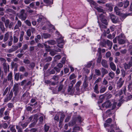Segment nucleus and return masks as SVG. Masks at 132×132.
<instances>
[{"mask_svg":"<svg viewBox=\"0 0 132 132\" xmlns=\"http://www.w3.org/2000/svg\"><path fill=\"white\" fill-rule=\"evenodd\" d=\"M18 16L22 20L24 21L26 19L27 15L25 12V10L22 9L20 10L19 13L18 14Z\"/></svg>","mask_w":132,"mask_h":132,"instance_id":"obj_1","label":"nucleus"},{"mask_svg":"<svg viewBox=\"0 0 132 132\" xmlns=\"http://www.w3.org/2000/svg\"><path fill=\"white\" fill-rule=\"evenodd\" d=\"M114 9V12L117 15H119L123 18H125L129 15L127 13L123 14L121 13L120 10V9L117 6H115Z\"/></svg>","mask_w":132,"mask_h":132,"instance_id":"obj_2","label":"nucleus"},{"mask_svg":"<svg viewBox=\"0 0 132 132\" xmlns=\"http://www.w3.org/2000/svg\"><path fill=\"white\" fill-rule=\"evenodd\" d=\"M101 21L102 23L106 25H108V22L107 20L106 19L105 16L103 14H101L99 15V18Z\"/></svg>","mask_w":132,"mask_h":132,"instance_id":"obj_3","label":"nucleus"},{"mask_svg":"<svg viewBox=\"0 0 132 132\" xmlns=\"http://www.w3.org/2000/svg\"><path fill=\"white\" fill-rule=\"evenodd\" d=\"M19 85L18 84L16 83L14 85L13 88V91L15 96H16L19 92Z\"/></svg>","mask_w":132,"mask_h":132,"instance_id":"obj_4","label":"nucleus"},{"mask_svg":"<svg viewBox=\"0 0 132 132\" xmlns=\"http://www.w3.org/2000/svg\"><path fill=\"white\" fill-rule=\"evenodd\" d=\"M13 95V93L12 90L10 92H9L6 95V96L4 99V102H7L10 100L12 97Z\"/></svg>","mask_w":132,"mask_h":132,"instance_id":"obj_5","label":"nucleus"},{"mask_svg":"<svg viewBox=\"0 0 132 132\" xmlns=\"http://www.w3.org/2000/svg\"><path fill=\"white\" fill-rule=\"evenodd\" d=\"M6 21L4 24L6 29L9 28L10 29H11L13 27V22H11L9 19L8 21L7 20Z\"/></svg>","mask_w":132,"mask_h":132,"instance_id":"obj_6","label":"nucleus"},{"mask_svg":"<svg viewBox=\"0 0 132 132\" xmlns=\"http://www.w3.org/2000/svg\"><path fill=\"white\" fill-rule=\"evenodd\" d=\"M81 84V81H78L76 84L75 87L76 90V92L77 94H80V87Z\"/></svg>","mask_w":132,"mask_h":132,"instance_id":"obj_7","label":"nucleus"},{"mask_svg":"<svg viewBox=\"0 0 132 132\" xmlns=\"http://www.w3.org/2000/svg\"><path fill=\"white\" fill-rule=\"evenodd\" d=\"M56 32L57 34L59 35V38H58L56 40L57 43L58 44H64L65 42L63 39V37L59 34L58 31H57Z\"/></svg>","mask_w":132,"mask_h":132,"instance_id":"obj_8","label":"nucleus"},{"mask_svg":"<svg viewBox=\"0 0 132 132\" xmlns=\"http://www.w3.org/2000/svg\"><path fill=\"white\" fill-rule=\"evenodd\" d=\"M88 85V82H84L82 85L80 89V92L81 93H83L86 90V89Z\"/></svg>","mask_w":132,"mask_h":132,"instance_id":"obj_9","label":"nucleus"},{"mask_svg":"<svg viewBox=\"0 0 132 132\" xmlns=\"http://www.w3.org/2000/svg\"><path fill=\"white\" fill-rule=\"evenodd\" d=\"M111 105L112 104L109 100L107 101L102 105V107H105L106 108H110Z\"/></svg>","mask_w":132,"mask_h":132,"instance_id":"obj_10","label":"nucleus"},{"mask_svg":"<svg viewBox=\"0 0 132 132\" xmlns=\"http://www.w3.org/2000/svg\"><path fill=\"white\" fill-rule=\"evenodd\" d=\"M46 21V19L43 16L39 15V18L37 20V22L38 23H41L42 24L44 23L45 21Z\"/></svg>","mask_w":132,"mask_h":132,"instance_id":"obj_11","label":"nucleus"},{"mask_svg":"<svg viewBox=\"0 0 132 132\" xmlns=\"http://www.w3.org/2000/svg\"><path fill=\"white\" fill-rule=\"evenodd\" d=\"M3 68L5 73H6L7 71H9L10 66L5 63H4L3 64Z\"/></svg>","mask_w":132,"mask_h":132,"instance_id":"obj_12","label":"nucleus"},{"mask_svg":"<svg viewBox=\"0 0 132 132\" xmlns=\"http://www.w3.org/2000/svg\"><path fill=\"white\" fill-rule=\"evenodd\" d=\"M123 67L125 70L130 69V68L132 66V64L131 63H125L123 64Z\"/></svg>","mask_w":132,"mask_h":132,"instance_id":"obj_13","label":"nucleus"},{"mask_svg":"<svg viewBox=\"0 0 132 132\" xmlns=\"http://www.w3.org/2000/svg\"><path fill=\"white\" fill-rule=\"evenodd\" d=\"M110 17L113 22L114 23H116L117 22V19L114 15L112 14H110Z\"/></svg>","mask_w":132,"mask_h":132,"instance_id":"obj_14","label":"nucleus"},{"mask_svg":"<svg viewBox=\"0 0 132 132\" xmlns=\"http://www.w3.org/2000/svg\"><path fill=\"white\" fill-rule=\"evenodd\" d=\"M98 23L100 27L101 31H105L104 29L107 28V26L108 25H106L102 23H101L100 22L98 21Z\"/></svg>","mask_w":132,"mask_h":132,"instance_id":"obj_15","label":"nucleus"},{"mask_svg":"<svg viewBox=\"0 0 132 132\" xmlns=\"http://www.w3.org/2000/svg\"><path fill=\"white\" fill-rule=\"evenodd\" d=\"M122 37V35H120L118 37V40L119 44H122L125 43V41L121 38Z\"/></svg>","mask_w":132,"mask_h":132,"instance_id":"obj_16","label":"nucleus"},{"mask_svg":"<svg viewBox=\"0 0 132 132\" xmlns=\"http://www.w3.org/2000/svg\"><path fill=\"white\" fill-rule=\"evenodd\" d=\"M22 22L20 20H18L14 28V30L17 29H19L22 26Z\"/></svg>","mask_w":132,"mask_h":132,"instance_id":"obj_17","label":"nucleus"},{"mask_svg":"<svg viewBox=\"0 0 132 132\" xmlns=\"http://www.w3.org/2000/svg\"><path fill=\"white\" fill-rule=\"evenodd\" d=\"M122 78H120L119 79L117 82V86L119 88H120L123 84V82L124 81L123 80H122Z\"/></svg>","mask_w":132,"mask_h":132,"instance_id":"obj_18","label":"nucleus"},{"mask_svg":"<svg viewBox=\"0 0 132 132\" xmlns=\"http://www.w3.org/2000/svg\"><path fill=\"white\" fill-rule=\"evenodd\" d=\"M12 48H10L7 51V52L11 53L16 51L18 49V46H12Z\"/></svg>","mask_w":132,"mask_h":132,"instance_id":"obj_19","label":"nucleus"},{"mask_svg":"<svg viewBox=\"0 0 132 132\" xmlns=\"http://www.w3.org/2000/svg\"><path fill=\"white\" fill-rule=\"evenodd\" d=\"M6 29L5 27H4V24L3 22L0 21V29L3 33L5 32Z\"/></svg>","mask_w":132,"mask_h":132,"instance_id":"obj_20","label":"nucleus"},{"mask_svg":"<svg viewBox=\"0 0 132 132\" xmlns=\"http://www.w3.org/2000/svg\"><path fill=\"white\" fill-rule=\"evenodd\" d=\"M101 63L102 65L104 67L107 68H108V65L107 61L103 59L102 60Z\"/></svg>","mask_w":132,"mask_h":132,"instance_id":"obj_21","label":"nucleus"},{"mask_svg":"<svg viewBox=\"0 0 132 132\" xmlns=\"http://www.w3.org/2000/svg\"><path fill=\"white\" fill-rule=\"evenodd\" d=\"M110 68L113 71H116V65L113 62H111L110 63Z\"/></svg>","mask_w":132,"mask_h":132,"instance_id":"obj_22","label":"nucleus"},{"mask_svg":"<svg viewBox=\"0 0 132 132\" xmlns=\"http://www.w3.org/2000/svg\"><path fill=\"white\" fill-rule=\"evenodd\" d=\"M106 6L108 8V10L110 11L111 12L113 10V6L110 3H107L106 4Z\"/></svg>","mask_w":132,"mask_h":132,"instance_id":"obj_23","label":"nucleus"},{"mask_svg":"<svg viewBox=\"0 0 132 132\" xmlns=\"http://www.w3.org/2000/svg\"><path fill=\"white\" fill-rule=\"evenodd\" d=\"M42 38H44V39H46L49 38L51 36V35L50 34L46 33H42Z\"/></svg>","mask_w":132,"mask_h":132,"instance_id":"obj_24","label":"nucleus"},{"mask_svg":"<svg viewBox=\"0 0 132 132\" xmlns=\"http://www.w3.org/2000/svg\"><path fill=\"white\" fill-rule=\"evenodd\" d=\"M73 85H71L69 86L68 87V91L69 92H70L71 93H73L74 92L75 89L74 88H72L73 87Z\"/></svg>","mask_w":132,"mask_h":132,"instance_id":"obj_25","label":"nucleus"},{"mask_svg":"<svg viewBox=\"0 0 132 132\" xmlns=\"http://www.w3.org/2000/svg\"><path fill=\"white\" fill-rule=\"evenodd\" d=\"M9 32H7L5 34L3 39L4 42H5L7 41L9 38Z\"/></svg>","mask_w":132,"mask_h":132,"instance_id":"obj_26","label":"nucleus"},{"mask_svg":"<svg viewBox=\"0 0 132 132\" xmlns=\"http://www.w3.org/2000/svg\"><path fill=\"white\" fill-rule=\"evenodd\" d=\"M106 43L108 45L110 49H111L112 46V43L109 40H107L106 42Z\"/></svg>","mask_w":132,"mask_h":132,"instance_id":"obj_27","label":"nucleus"},{"mask_svg":"<svg viewBox=\"0 0 132 132\" xmlns=\"http://www.w3.org/2000/svg\"><path fill=\"white\" fill-rule=\"evenodd\" d=\"M24 32L23 31H22L20 35V37L19 41L20 42H22L23 39V37L24 35Z\"/></svg>","mask_w":132,"mask_h":132,"instance_id":"obj_28","label":"nucleus"},{"mask_svg":"<svg viewBox=\"0 0 132 132\" xmlns=\"http://www.w3.org/2000/svg\"><path fill=\"white\" fill-rule=\"evenodd\" d=\"M76 123V120L75 119H73L69 122V126H73Z\"/></svg>","mask_w":132,"mask_h":132,"instance_id":"obj_29","label":"nucleus"},{"mask_svg":"<svg viewBox=\"0 0 132 132\" xmlns=\"http://www.w3.org/2000/svg\"><path fill=\"white\" fill-rule=\"evenodd\" d=\"M109 76L111 77V79H113L115 76L114 73L112 71L110 72L108 74Z\"/></svg>","mask_w":132,"mask_h":132,"instance_id":"obj_30","label":"nucleus"},{"mask_svg":"<svg viewBox=\"0 0 132 132\" xmlns=\"http://www.w3.org/2000/svg\"><path fill=\"white\" fill-rule=\"evenodd\" d=\"M94 92L97 94L99 93V92L98 90V85L96 84L94 88Z\"/></svg>","mask_w":132,"mask_h":132,"instance_id":"obj_31","label":"nucleus"},{"mask_svg":"<svg viewBox=\"0 0 132 132\" xmlns=\"http://www.w3.org/2000/svg\"><path fill=\"white\" fill-rule=\"evenodd\" d=\"M6 11L7 12V13L8 14L9 12L13 14H15L16 13V12L15 11L11 9H7Z\"/></svg>","mask_w":132,"mask_h":132,"instance_id":"obj_32","label":"nucleus"},{"mask_svg":"<svg viewBox=\"0 0 132 132\" xmlns=\"http://www.w3.org/2000/svg\"><path fill=\"white\" fill-rule=\"evenodd\" d=\"M12 72H10L7 76V80L8 81H11L12 78Z\"/></svg>","mask_w":132,"mask_h":132,"instance_id":"obj_33","label":"nucleus"},{"mask_svg":"<svg viewBox=\"0 0 132 132\" xmlns=\"http://www.w3.org/2000/svg\"><path fill=\"white\" fill-rule=\"evenodd\" d=\"M20 77V73H16L14 75V79L16 81L19 80Z\"/></svg>","mask_w":132,"mask_h":132,"instance_id":"obj_34","label":"nucleus"},{"mask_svg":"<svg viewBox=\"0 0 132 132\" xmlns=\"http://www.w3.org/2000/svg\"><path fill=\"white\" fill-rule=\"evenodd\" d=\"M121 74L122 77L123 78L125 77L126 74L125 71L123 69L121 70Z\"/></svg>","mask_w":132,"mask_h":132,"instance_id":"obj_35","label":"nucleus"},{"mask_svg":"<svg viewBox=\"0 0 132 132\" xmlns=\"http://www.w3.org/2000/svg\"><path fill=\"white\" fill-rule=\"evenodd\" d=\"M47 42L49 44L54 45L56 43V42L53 40H50L47 41Z\"/></svg>","mask_w":132,"mask_h":132,"instance_id":"obj_36","label":"nucleus"},{"mask_svg":"<svg viewBox=\"0 0 132 132\" xmlns=\"http://www.w3.org/2000/svg\"><path fill=\"white\" fill-rule=\"evenodd\" d=\"M101 70L102 74L105 75L108 73V71L105 68H102L101 69Z\"/></svg>","mask_w":132,"mask_h":132,"instance_id":"obj_37","label":"nucleus"},{"mask_svg":"<svg viewBox=\"0 0 132 132\" xmlns=\"http://www.w3.org/2000/svg\"><path fill=\"white\" fill-rule=\"evenodd\" d=\"M95 72L96 75L97 76H100L101 74V73L100 70L95 69Z\"/></svg>","mask_w":132,"mask_h":132,"instance_id":"obj_38","label":"nucleus"},{"mask_svg":"<svg viewBox=\"0 0 132 132\" xmlns=\"http://www.w3.org/2000/svg\"><path fill=\"white\" fill-rule=\"evenodd\" d=\"M52 60V58L51 57H46L44 59V60L46 62H50Z\"/></svg>","mask_w":132,"mask_h":132,"instance_id":"obj_39","label":"nucleus"},{"mask_svg":"<svg viewBox=\"0 0 132 132\" xmlns=\"http://www.w3.org/2000/svg\"><path fill=\"white\" fill-rule=\"evenodd\" d=\"M65 117V115L63 114H61V117H60V119L59 121V126L61 124V123L62 121H63V119Z\"/></svg>","mask_w":132,"mask_h":132,"instance_id":"obj_40","label":"nucleus"},{"mask_svg":"<svg viewBox=\"0 0 132 132\" xmlns=\"http://www.w3.org/2000/svg\"><path fill=\"white\" fill-rule=\"evenodd\" d=\"M106 90V88L105 87L101 86L100 90V93H103Z\"/></svg>","mask_w":132,"mask_h":132,"instance_id":"obj_41","label":"nucleus"},{"mask_svg":"<svg viewBox=\"0 0 132 132\" xmlns=\"http://www.w3.org/2000/svg\"><path fill=\"white\" fill-rule=\"evenodd\" d=\"M96 9L97 10L98 12H102L103 13H105L104 11V10L100 7H97Z\"/></svg>","mask_w":132,"mask_h":132,"instance_id":"obj_42","label":"nucleus"},{"mask_svg":"<svg viewBox=\"0 0 132 132\" xmlns=\"http://www.w3.org/2000/svg\"><path fill=\"white\" fill-rule=\"evenodd\" d=\"M80 130V127L77 126H75L73 128V131L72 132H77V131Z\"/></svg>","mask_w":132,"mask_h":132,"instance_id":"obj_43","label":"nucleus"},{"mask_svg":"<svg viewBox=\"0 0 132 132\" xmlns=\"http://www.w3.org/2000/svg\"><path fill=\"white\" fill-rule=\"evenodd\" d=\"M11 65L12 68L15 67V68L16 69H17L18 65L16 63H15L14 62H12L11 63Z\"/></svg>","mask_w":132,"mask_h":132,"instance_id":"obj_44","label":"nucleus"},{"mask_svg":"<svg viewBox=\"0 0 132 132\" xmlns=\"http://www.w3.org/2000/svg\"><path fill=\"white\" fill-rule=\"evenodd\" d=\"M129 2L127 0H126L124 2V6L125 8H127L129 5Z\"/></svg>","mask_w":132,"mask_h":132,"instance_id":"obj_45","label":"nucleus"},{"mask_svg":"<svg viewBox=\"0 0 132 132\" xmlns=\"http://www.w3.org/2000/svg\"><path fill=\"white\" fill-rule=\"evenodd\" d=\"M76 76L74 73H73L69 77V79L70 80H71L76 78Z\"/></svg>","mask_w":132,"mask_h":132,"instance_id":"obj_46","label":"nucleus"},{"mask_svg":"<svg viewBox=\"0 0 132 132\" xmlns=\"http://www.w3.org/2000/svg\"><path fill=\"white\" fill-rule=\"evenodd\" d=\"M35 3L32 2L31 3H30L29 5V6H30V8L31 7L34 9H36L37 8V7L35 6Z\"/></svg>","mask_w":132,"mask_h":132,"instance_id":"obj_47","label":"nucleus"},{"mask_svg":"<svg viewBox=\"0 0 132 132\" xmlns=\"http://www.w3.org/2000/svg\"><path fill=\"white\" fill-rule=\"evenodd\" d=\"M1 125L2 127L3 128L5 129L7 128L8 126V125L6 123H4Z\"/></svg>","mask_w":132,"mask_h":132,"instance_id":"obj_48","label":"nucleus"},{"mask_svg":"<svg viewBox=\"0 0 132 132\" xmlns=\"http://www.w3.org/2000/svg\"><path fill=\"white\" fill-rule=\"evenodd\" d=\"M35 66V64L34 62H32L29 65V67L32 69H33L34 68Z\"/></svg>","mask_w":132,"mask_h":132,"instance_id":"obj_49","label":"nucleus"},{"mask_svg":"<svg viewBox=\"0 0 132 132\" xmlns=\"http://www.w3.org/2000/svg\"><path fill=\"white\" fill-rule=\"evenodd\" d=\"M102 58V55H98V57L97 60V62L98 63H101Z\"/></svg>","mask_w":132,"mask_h":132,"instance_id":"obj_50","label":"nucleus"},{"mask_svg":"<svg viewBox=\"0 0 132 132\" xmlns=\"http://www.w3.org/2000/svg\"><path fill=\"white\" fill-rule=\"evenodd\" d=\"M26 70L25 67L23 66L20 67L19 68V71L21 72H24Z\"/></svg>","mask_w":132,"mask_h":132,"instance_id":"obj_51","label":"nucleus"},{"mask_svg":"<svg viewBox=\"0 0 132 132\" xmlns=\"http://www.w3.org/2000/svg\"><path fill=\"white\" fill-rule=\"evenodd\" d=\"M55 51L56 52H60L61 51L60 49L58 48V46H54Z\"/></svg>","mask_w":132,"mask_h":132,"instance_id":"obj_52","label":"nucleus"},{"mask_svg":"<svg viewBox=\"0 0 132 132\" xmlns=\"http://www.w3.org/2000/svg\"><path fill=\"white\" fill-rule=\"evenodd\" d=\"M27 35L29 37L31 36V30L30 29H28L26 31Z\"/></svg>","mask_w":132,"mask_h":132,"instance_id":"obj_53","label":"nucleus"},{"mask_svg":"<svg viewBox=\"0 0 132 132\" xmlns=\"http://www.w3.org/2000/svg\"><path fill=\"white\" fill-rule=\"evenodd\" d=\"M105 96H106L107 99H109L111 98L112 96V95L111 94L108 93V94L105 93Z\"/></svg>","mask_w":132,"mask_h":132,"instance_id":"obj_54","label":"nucleus"},{"mask_svg":"<svg viewBox=\"0 0 132 132\" xmlns=\"http://www.w3.org/2000/svg\"><path fill=\"white\" fill-rule=\"evenodd\" d=\"M59 76L58 75H55L53 76L52 79L55 81H57L59 80Z\"/></svg>","mask_w":132,"mask_h":132,"instance_id":"obj_55","label":"nucleus"},{"mask_svg":"<svg viewBox=\"0 0 132 132\" xmlns=\"http://www.w3.org/2000/svg\"><path fill=\"white\" fill-rule=\"evenodd\" d=\"M55 71L54 69H52L48 73V75H53L55 74Z\"/></svg>","mask_w":132,"mask_h":132,"instance_id":"obj_56","label":"nucleus"},{"mask_svg":"<svg viewBox=\"0 0 132 132\" xmlns=\"http://www.w3.org/2000/svg\"><path fill=\"white\" fill-rule=\"evenodd\" d=\"M38 115L37 114H35L34 116L33 119L34 120V121L37 122L38 121Z\"/></svg>","mask_w":132,"mask_h":132,"instance_id":"obj_57","label":"nucleus"},{"mask_svg":"<svg viewBox=\"0 0 132 132\" xmlns=\"http://www.w3.org/2000/svg\"><path fill=\"white\" fill-rule=\"evenodd\" d=\"M7 105L8 107L11 109L12 108L14 107L13 104L12 103H9L7 104Z\"/></svg>","mask_w":132,"mask_h":132,"instance_id":"obj_58","label":"nucleus"},{"mask_svg":"<svg viewBox=\"0 0 132 132\" xmlns=\"http://www.w3.org/2000/svg\"><path fill=\"white\" fill-rule=\"evenodd\" d=\"M106 44V41L104 40L103 42H101L100 43V45L102 47H105Z\"/></svg>","mask_w":132,"mask_h":132,"instance_id":"obj_59","label":"nucleus"},{"mask_svg":"<svg viewBox=\"0 0 132 132\" xmlns=\"http://www.w3.org/2000/svg\"><path fill=\"white\" fill-rule=\"evenodd\" d=\"M50 64L49 63H47L44 66L43 70H46L48 68Z\"/></svg>","mask_w":132,"mask_h":132,"instance_id":"obj_60","label":"nucleus"},{"mask_svg":"<svg viewBox=\"0 0 132 132\" xmlns=\"http://www.w3.org/2000/svg\"><path fill=\"white\" fill-rule=\"evenodd\" d=\"M44 130L45 131V132H47L50 128V127L49 126L47 125H46L45 124L44 126Z\"/></svg>","mask_w":132,"mask_h":132,"instance_id":"obj_61","label":"nucleus"},{"mask_svg":"<svg viewBox=\"0 0 132 132\" xmlns=\"http://www.w3.org/2000/svg\"><path fill=\"white\" fill-rule=\"evenodd\" d=\"M87 1L91 5L92 4L94 6H96V3L95 2L93 1H91L90 0H88Z\"/></svg>","mask_w":132,"mask_h":132,"instance_id":"obj_62","label":"nucleus"},{"mask_svg":"<svg viewBox=\"0 0 132 132\" xmlns=\"http://www.w3.org/2000/svg\"><path fill=\"white\" fill-rule=\"evenodd\" d=\"M25 23L28 26H31V23L28 20H26L25 21Z\"/></svg>","mask_w":132,"mask_h":132,"instance_id":"obj_63","label":"nucleus"},{"mask_svg":"<svg viewBox=\"0 0 132 132\" xmlns=\"http://www.w3.org/2000/svg\"><path fill=\"white\" fill-rule=\"evenodd\" d=\"M16 128L18 130V132H22V130L21 128H20L18 126L16 125Z\"/></svg>","mask_w":132,"mask_h":132,"instance_id":"obj_64","label":"nucleus"}]
</instances>
